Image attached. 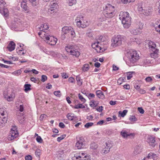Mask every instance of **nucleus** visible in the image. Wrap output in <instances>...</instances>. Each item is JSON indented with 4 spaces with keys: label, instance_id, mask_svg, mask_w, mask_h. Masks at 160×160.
I'll return each mask as SVG.
<instances>
[{
    "label": "nucleus",
    "instance_id": "1",
    "mask_svg": "<svg viewBox=\"0 0 160 160\" xmlns=\"http://www.w3.org/2000/svg\"><path fill=\"white\" fill-rule=\"evenodd\" d=\"M103 14L105 18H112L115 16L117 9L115 7L111 5L108 4L103 7Z\"/></svg>",
    "mask_w": 160,
    "mask_h": 160
},
{
    "label": "nucleus",
    "instance_id": "2",
    "mask_svg": "<svg viewBox=\"0 0 160 160\" xmlns=\"http://www.w3.org/2000/svg\"><path fill=\"white\" fill-rule=\"evenodd\" d=\"M78 47L75 44L68 45L65 48V49L68 52L76 57H78L80 54L78 51Z\"/></svg>",
    "mask_w": 160,
    "mask_h": 160
},
{
    "label": "nucleus",
    "instance_id": "3",
    "mask_svg": "<svg viewBox=\"0 0 160 160\" xmlns=\"http://www.w3.org/2000/svg\"><path fill=\"white\" fill-rule=\"evenodd\" d=\"M75 21L77 26L79 28H84L89 25L88 20L85 19V18L82 15H78L76 18Z\"/></svg>",
    "mask_w": 160,
    "mask_h": 160
},
{
    "label": "nucleus",
    "instance_id": "4",
    "mask_svg": "<svg viewBox=\"0 0 160 160\" xmlns=\"http://www.w3.org/2000/svg\"><path fill=\"white\" fill-rule=\"evenodd\" d=\"M138 11L141 14L148 16L151 14L152 12V9L150 7H146L143 3L138 4L137 8Z\"/></svg>",
    "mask_w": 160,
    "mask_h": 160
},
{
    "label": "nucleus",
    "instance_id": "5",
    "mask_svg": "<svg viewBox=\"0 0 160 160\" xmlns=\"http://www.w3.org/2000/svg\"><path fill=\"white\" fill-rule=\"evenodd\" d=\"M128 57L130 62L132 64L136 62L139 58L138 52L135 50H131L128 53Z\"/></svg>",
    "mask_w": 160,
    "mask_h": 160
},
{
    "label": "nucleus",
    "instance_id": "6",
    "mask_svg": "<svg viewBox=\"0 0 160 160\" xmlns=\"http://www.w3.org/2000/svg\"><path fill=\"white\" fill-rule=\"evenodd\" d=\"M44 38L46 39V42L47 43L51 45H54L56 44L58 40L57 38L50 36L48 33H44Z\"/></svg>",
    "mask_w": 160,
    "mask_h": 160
},
{
    "label": "nucleus",
    "instance_id": "7",
    "mask_svg": "<svg viewBox=\"0 0 160 160\" xmlns=\"http://www.w3.org/2000/svg\"><path fill=\"white\" fill-rule=\"evenodd\" d=\"M123 39V38L120 35L115 36L112 40V46L113 47H116L120 45Z\"/></svg>",
    "mask_w": 160,
    "mask_h": 160
},
{
    "label": "nucleus",
    "instance_id": "8",
    "mask_svg": "<svg viewBox=\"0 0 160 160\" xmlns=\"http://www.w3.org/2000/svg\"><path fill=\"white\" fill-rule=\"evenodd\" d=\"M86 143V142L84 138L82 137H81L77 139L75 146L78 149H81L85 147Z\"/></svg>",
    "mask_w": 160,
    "mask_h": 160
},
{
    "label": "nucleus",
    "instance_id": "9",
    "mask_svg": "<svg viewBox=\"0 0 160 160\" xmlns=\"http://www.w3.org/2000/svg\"><path fill=\"white\" fill-rule=\"evenodd\" d=\"M106 146L103 148L101 152L102 154H105L110 151V149L112 147V145L111 141H108L106 143Z\"/></svg>",
    "mask_w": 160,
    "mask_h": 160
},
{
    "label": "nucleus",
    "instance_id": "10",
    "mask_svg": "<svg viewBox=\"0 0 160 160\" xmlns=\"http://www.w3.org/2000/svg\"><path fill=\"white\" fill-rule=\"evenodd\" d=\"M123 27L126 28H128L131 24V18L130 17H128L126 18L121 20Z\"/></svg>",
    "mask_w": 160,
    "mask_h": 160
},
{
    "label": "nucleus",
    "instance_id": "11",
    "mask_svg": "<svg viewBox=\"0 0 160 160\" xmlns=\"http://www.w3.org/2000/svg\"><path fill=\"white\" fill-rule=\"evenodd\" d=\"M4 97L8 102L12 101L14 98L13 93L11 92V93L7 92H4L3 93Z\"/></svg>",
    "mask_w": 160,
    "mask_h": 160
},
{
    "label": "nucleus",
    "instance_id": "12",
    "mask_svg": "<svg viewBox=\"0 0 160 160\" xmlns=\"http://www.w3.org/2000/svg\"><path fill=\"white\" fill-rule=\"evenodd\" d=\"M18 133L17 131L11 130L10 134L8 136V139L12 140L18 137Z\"/></svg>",
    "mask_w": 160,
    "mask_h": 160
},
{
    "label": "nucleus",
    "instance_id": "13",
    "mask_svg": "<svg viewBox=\"0 0 160 160\" xmlns=\"http://www.w3.org/2000/svg\"><path fill=\"white\" fill-rule=\"evenodd\" d=\"M147 141L149 144L150 146L152 148L155 147L156 143L155 138L152 136L148 137L147 139Z\"/></svg>",
    "mask_w": 160,
    "mask_h": 160
},
{
    "label": "nucleus",
    "instance_id": "14",
    "mask_svg": "<svg viewBox=\"0 0 160 160\" xmlns=\"http://www.w3.org/2000/svg\"><path fill=\"white\" fill-rule=\"evenodd\" d=\"M67 118L70 121H73V122H76V119L77 118L76 116H75L72 113H68L67 115Z\"/></svg>",
    "mask_w": 160,
    "mask_h": 160
},
{
    "label": "nucleus",
    "instance_id": "15",
    "mask_svg": "<svg viewBox=\"0 0 160 160\" xmlns=\"http://www.w3.org/2000/svg\"><path fill=\"white\" fill-rule=\"evenodd\" d=\"M129 13L127 12H121L119 15V18L121 20L125 18H126L128 17H129Z\"/></svg>",
    "mask_w": 160,
    "mask_h": 160
},
{
    "label": "nucleus",
    "instance_id": "16",
    "mask_svg": "<svg viewBox=\"0 0 160 160\" xmlns=\"http://www.w3.org/2000/svg\"><path fill=\"white\" fill-rule=\"evenodd\" d=\"M8 117H0V128H2L5 125L7 122Z\"/></svg>",
    "mask_w": 160,
    "mask_h": 160
},
{
    "label": "nucleus",
    "instance_id": "17",
    "mask_svg": "<svg viewBox=\"0 0 160 160\" xmlns=\"http://www.w3.org/2000/svg\"><path fill=\"white\" fill-rule=\"evenodd\" d=\"M148 45L149 48L152 51L158 50V49L156 48V44L154 42L152 41H150L148 42Z\"/></svg>",
    "mask_w": 160,
    "mask_h": 160
},
{
    "label": "nucleus",
    "instance_id": "18",
    "mask_svg": "<svg viewBox=\"0 0 160 160\" xmlns=\"http://www.w3.org/2000/svg\"><path fill=\"white\" fill-rule=\"evenodd\" d=\"M71 29H72V28L71 27H64L62 28V29L63 34H68V35Z\"/></svg>",
    "mask_w": 160,
    "mask_h": 160
},
{
    "label": "nucleus",
    "instance_id": "19",
    "mask_svg": "<svg viewBox=\"0 0 160 160\" xmlns=\"http://www.w3.org/2000/svg\"><path fill=\"white\" fill-rule=\"evenodd\" d=\"M8 114L4 108H0V117H8Z\"/></svg>",
    "mask_w": 160,
    "mask_h": 160
},
{
    "label": "nucleus",
    "instance_id": "20",
    "mask_svg": "<svg viewBox=\"0 0 160 160\" xmlns=\"http://www.w3.org/2000/svg\"><path fill=\"white\" fill-rule=\"evenodd\" d=\"M78 154V156H80L81 157H80V160H89V156H88L85 153L80 152Z\"/></svg>",
    "mask_w": 160,
    "mask_h": 160
},
{
    "label": "nucleus",
    "instance_id": "21",
    "mask_svg": "<svg viewBox=\"0 0 160 160\" xmlns=\"http://www.w3.org/2000/svg\"><path fill=\"white\" fill-rule=\"evenodd\" d=\"M17 118L20 123H23L24 120V117L22 113L20 112L18 113Z\"/></svg>",
    "mask_w": 160,
    "mask_h": 160
},
{
    "label": "nucleus",
    "instance_id": "22",
    "mask_svg": "<svg viewBox=\"0 0 160 160\" xmlns=\"http://www.w3.org/2000/svg\"><path fill=\"white\" fill-rule=\"evenodd\" d=\"M142 148L141 146L138 145L136 146L134 148V150L133 151L134 155H136L140 153L142 151Z\"/></svg>",
    "mask_w": 160,
    "mask_h": 160
},
{
    "label": "nucleus",
    "instance_id": "23",
    "mask_svg": "<svg viewBox=\"0 0 160 160\" xmlns=\"http://www.w3.org/2000/svg\"><path fill=\"white\" fill-rule=\"evenodd\" d=\"M15 43L13 41H11L9 44L8 46V48L9 51L11 52L15 49Z\"/></svg>",
    "mask_w": 160,
    "mask_h": 160
},
{
    "label": "nucleus",
    "instance_id": "24",
    "mask_svg": "<svg viewBox=\"0 0 160 160\" xmlns=\"http://www.w3.org/2000/svg\"><path fill=\"white\" fill-rule=\"evenodd\" d=\"M21 7L23 8V10L26 12H29L28 8L27 6V4L24 1L21 2Z\"/></svg>",
    "mask_w": 160,
    "mask_h": 160
},
{
    "label": "nucleus",
    "instance_id": "25",
    "mask_svg": "<svg viewBox=\"0 0 160 160\" xmlns=\"http://www.w3.org/2000/svg\"><path fill=\"white\" fill-rule=\"evenodd\" d=\"M121 134L122 136L124 138H126L128 136H133V134L132 133L128 134L127 132H126L125 131L122 130L121 132Z\"/></svg>",
    "mask_w": 160,
    "mask_h": 160
},
{
    "label": "nucleus",
    "instance_id": "26",
    "mask_svg": "<svg viewBox=\"0 0 160 160\" xmlns=\"http://www.w3.org/2000/svg\"><path fill=\"white\" fill-rule=\"evenodd\" d=\"M49 28V26L48 24L44 23L41 25L39 28L40 31H43V32H45V30L48 29Z\"/></svg>",
    "mask_w": 160,
    "mask_h": 160
},
{
    "label": "nucleus",
    "instance_id": "27",
    "mask_svg": "<svg viewBox=\"0 0 160 160\" xmlns=\"http://www.w3.org/2000/svg\"><path fill=\"white\" fill-rule=\"evenodd\" d=\"M152 52L150 54L151 57L152 58H157L158 55V50L152 51Z\"/></svg>",
    "mask_w": 160,
    "mask_h": 160
},
{
    "label": "nucleus",
    "instance_id": "28",
    "mask_svg": "<svg viewBox=\"0 0 160 160\" xmlns=\"http://www.w3.org/2000/svg\"><path fill=\"white\" fill-rule=\"evenodd\" d=\"M128 111V110L126 109L124 110L122 112L119 111L118 112L119 116L120 115V116L122 117H124L126 115Z\"/></svg>",
    "mask_w": 160,
    "mask_h": 160
},
{
    "label": "nucleus",
    "instance_id": "29",
    "mask_svg": "<svg viewBox=\"0 0 160 160\" xmlns=\"http://www.w3.org/2000/svg\"><path fill=\"white\" fill-rule=\"evenodd\" d=\"M96 93L97 95L99 98H102L104 97V95L103 93L100 90H98L96 91Z\"/></svg>",
    "mask_w": 160,
    "mask_h": 160
},
{
    "label": "nucleus",
    "instance_id": "30",
    "mask_svg": "<svg viewBox=\"0 0 160 160\" xmlns=\"http://www.w3.org/2000/svg\"><path fill=\"white\" fill-rule=\"evenodd\" d=\"M130 41L132 42H136L138 44H140L141 42L139 39L135 38H131Z\"/></svg>",
    "mask_w": 160,
    "mask_h": 160
},
{
    "label": "nucleus",
    "instance_id": "31",
    "mask_svg": "<svg viewBox=\"0 0 160 160\" xmlns=\"http://www.w3.org/2000/svg\"><path fill=\"white\" fill-rule=\"evenodd\" d=\"M58 6V5L56 2H54V1H51V2L50 7L56 9Z\"/></svg>",
    "mask_w": 160,
    "mask_h": 160
},
{
    "label": "nucleus",
    "instance_id": "32",
    "mask_svg": "<svg viewBox=\"0 0 160 160\" xmlns=\"http://www.w3.org/2000/svg\"><path fill=\"white\" fill-rule=\"evenodd\" d=\"M31 86L29 84H26L24 86V91L25 92H27L28 91L31 90Z\"/></svg>",
    "mask_w": 160,
    "mask_h": 160
},
{
    "label": "nucleus",
    "instance_id": "33",
    "mask_svg": "<svg viewBox=\"0 0 160 160\" xmlns=\"http://www.w3.org/2000/svg\"><path fill=\"white\" fill-rule=\"evenodd\" d=\"M33 6H36L38 4V0H29Z\"/></svg>",
    "mask_w": 160,
    "mask_h": 160
},
{
    "label": "nucleus",
    "instance_id": "34",
    "mask_svg": "<svg viewBox=\"0 0 160 160\" xmlns=\"http://www.w3.org/2000/svg\"><path fill=\"white\" fill-rule=\"evenodd\" d=\"M98 147V145L95 142L92 143L90 145V148L92 149H96Z\"/></svg>",
    "mask_w": 160,
    "mask_h": 160
},
{
    "label": "nucleus",
    "instance_id": "35",
    "mask_svg": "<svg viewBox=\"0 0 160 160\" xmlns=\"http://www.w3.org/2000/svg\"><path fill=\"white\" fill-rule=\"evenodd\" d=\"M89 68V66L88 64H84L82 67V70L84 71H87Z\"/></svg>",
    "mask_w": 160,
    "mask_h": 160
},
{
    "label": "nucleus",
    "instance_id": "36",
    "mask_svg": "<svg viewBox=\"0 0 160 160\" xmlns=\"http://www.w3.org/2000/svg\"><path fill=\"white\" fill-rule=\"evenodd\" d=\"M76 3V0H68V3L69 5L72 6L73 4Z\"/></svg>",
    "mask_w": 160,
    "mask_h": 160
},
{
    "label": "nucleus",
    "instance_id": "37",
    "mask_svg": "<svg viewBox=\"0 0 160 160\" xmlns=\"http://www.w3.org/2000/svg\"><path fill=\"white\" fill-rule=\"evenodd\" d=\"M133 72H128L127 73V78L128 80L130 79L132 77V74Z\"/></svg>",
    "mask_w": 160,
    "mask_h": 160
},
{
    "label": "nucleus",
    "instance_id": "38",
    "mask_svg": "<svg viewBox=\"0 0 160 160\" xmlns=\"http://www.w3.org/2000/svg\"><path fill=\"white\" fill-rule=\"evenodd\" d=\"M68 35L71 36L72 37H75V33L73 28L72 29H71V30H70V32Z\"/></svg>",
    "mask_w": 160,
    "mask_h": 160
},
{
    "label": "nucleus",
    "instance_id": "39",
    "mask_svg": "<svg viewBox=\"0 0 160 160\" xmlns=\"http://www.w3.org/2000/svg\"><path fill=\"white\" fill-rule=\"evenodd\" d=\"M85 108V106L81 104L75 105L74 107V108L75 109L83 108Z\"/></svg>",
    "mask_w": 160,
    "mask_h": 160
},
{
    "label": "nucleus",
    "instance_id": "40",
    "mask_svg": "<svg viewBox=\"0 0 160 160\" xmlns=\"http://www.w3.org/2000/svg\"><path fill=\"white\" fill-rule=\"evenodd\" d=\"M64 153L63 150L60 151L58 152L57 154V155L58 158L62 157V155Z\"/></svg>",
    "mask_w": 160,
    "mask_h": 160
},
{
    "label": "nucleus",
    "instance_id": "41",
    "mask_svg": "<svg viewBox=\"0 0 160 160\" xmlns=\"http://www.w3.org/2000/svg\"><path fill=\"white\" fill-rule=\"evenodd\" d=\"M129 120L132 122H134L137 121V119L134 116H131L129 118Z\"/></svg>",
    "mask_w": 160,
    "mask_h": 160
},
{
    "label": "nucleus",
    "instance_id": "42",
    "mask_svg": "<svg viewBox=\"0 0 160 160\" xmlns=\"http://www.w3.org/2000/svg\"><path fill=\"white\" fill-rule=\"evenodd\" d=\"M122 2L124 4H127L128 3L133 2L135 0H121Z\"/></svg>",
    "mask_w": 160,
    "mask_h": 160
},
{
    "label": "nucleus",
    "instance_id": "43",
    "mask_svg": "<svg viewBox=\"0 0 160 160\" xmlns=\"http://www.w3.org/2000/svg\"><path fill=\"white\" fill-rule=\"evenodd\" d=\"M8 11L7 8H4L3 11V14L6 17H7L8 15Z\"/></svg>",
    "mask_w": 160,
    "mask_h": 160
},
{
    "label": "nucleus",
    "instance_id": "44",
    "mask_svg": "<svg viewBox=\"0 0 160 160\" xmlns=\"http://www.w3.org/2000/svg\"><path fill=\"white\" fill-rule=\"evenodd\" d=\"M76 80L77 81V84L79 86H81L82 84V83L80 80V78L79 76L77 77Z\"/></svg>",
    "mask_w": 160,
    "mask_h": 160
},
{
    "label": "nucleus",
    "instance_id": "45",
    "mask_svg": "<svg viewBox=\"0 0 160 160\" xmlns=\"http://www.w3.org/2000/svg\"><path fill=\"white\" fill-rule=\"evenodd\" d=\"M56 9L55 8L50 7V8L48 9V11L51 14H52L55 11Z\"/></svg>",
    "mask_w": 160,
    "mask_h": 160
},
{
    "label": "nucleus",
    "instance_id": "46",
    "mask_svg": "<svg viewBox=\"0 0 160 160\" xmlns=\"http://www.w3.org/2000/svg\"><path fill=\"white\" fill-rule=\"evenodd\" d=\"M130 32L132 34L136 35L138 34L139 32H138V30L137 29H133L131 30Z\"/></svg>",
    "mask_w": 160,
    "mask_h": 160
},
{
    "label": "nucleus",
    "instance_id": "47",
    "mask_svg": "<svg viewBox=\"0 0 160 160\" xmlns=\"http://www.w3.org/2000/svg\"><path fill=\"white\" fill-rule=\"evenodd\" d=\"M80 157H81L80 156H78V154H76L74 155V156L72 158V160H80Z\"/></svg>",
    "mask_w": 160,
    "mask_h": 160
},
{
    "label": "nucleus",
    "instance_id": "48",
    "mask_svg": "<svg viewBox=\"0 0 160 160\" xmlns=\"http://www.w3.org/2000/svg\"><path fill=\"white\" fill-rule=\"evenodd\" d=\"M93 124V122H88L84 125V127L88 128L92 126Z\"/></svg>",
    "mask_w": 160,
    "mask_h": 160
},
{
    "label": "nucleus",
    "instance_id": "49",
    "mask_svg": "<svg viewBox=\"0 0 160 160\" xmlns=\"http://www.w3.org/2000/svg\"><path fill=\"white\" fill-rule=\"evenodd\" d=\"M54 94L56 96L58 97H60L61 95V93L60 91H54Z\"/></svg>",
    "mask_w": 160,
    "mask_h": 160
},
{
    "label": "nucleus",
    "instance_id": "50",
    "mask_svg": "<svg viewBox=\"0 0 160 160\" xmlns=\"http://www.w3.org/2000/svg\"><path fill=\"white\" fill-rule=\"evenodd\" d=\"M99 42H94L92 45V47L93 48L95 49L98 45Z\"/></svg>",
    "mask_w": 160,
    "mask_h": 160
},
{
    "label": "nucleus",
    "instance_id": "51",
    "mask_svg": "<svg viewBox=\"0 0 160 160\" xmlns=\"http://www.w3.org/2000/svg\"><path fill=\"white\" fill-rule=\"evenodd\" d=\"M66 137L65 135H63L60 136V137L58 138L57 140L58 141L60 142L62 140L64 139Z\"/></svg>",
    "mask_w": 160,
    "mask_h": 160
},
{
    "label": "nucleus",
    "instance_id": "52",
    "mask_svg": "<svg viewBox=\"0 0 160 160\" xmlns=\"http://www.w3.org/2000/svg\"><path fill=\"white\" fill-rule=\"evenodd\" d=\"M36 140L38 142L41 143L43 141V140L40 136H38L36 138Z\"/></svg>",
    "mask_w": 160,
    "mask_h": 160
},
{
    "label": "nucleus",
    "instance_id": "53",
    "mask_svg": "<svg viewBox=\"0 0 160 160\" xmlns=\"http://www.w3.org/2000/svg\"><path fill=\"white\" fill-rule=\"evenodd\" d=\"M78 97L83 102H86V100L83 98L82 96L80 94H78Z\"/></svg>",
    "mask_w": 160,
    "mask_h": 160
},
{
    "label": "nucleus",
    "instance_id": "54",
    "mask_svg": "<svg viewBox=\"0 0 160 160\" xmlns=\"http://www.w3.org/2000/svg\"><path fill=\"white\" fill-rule=\"evenodd\" d=\"M47 79V77L45 75H42V76L41 81L42 82H44Z\"/></svg>",
    "mask_w": 160,
    "mask_h": 160
},
{
    "label": "nucleus",
    "instance_id": "55",
    "mask_svg": "<svg viewBox=\"0 0 160 160\" xmlns=\"http://www.w3.org/2000/svg\"><path fill=\"white\" fill-rule=\"evenodd\" d=\"M153 155V153L152 152H150L148 154V156L146 157V158H147L148 160L149 159L152 158Z\"/></svg>",
    "mask_w": 160,
    "mask_h": 160
},
{
    "label": "nucleus",
    "instance_id": "56",
    "mask_svg": "<svg viewBox=\"0 0 160 160\" xmlns=\"http://www.w3.org/2000/svg\"><path fill=\"white\" fill-rule=\"evenodd\" d=\"M68 81L70 82L73 83L75 82V80L73 77H71L69 78Z\"/></svg>",
    "mask_w": 160,
    "mask_h": 160
},
{
    "label": "nucleus",
    "instance_id": "57",
    "mask_svg": "<svg viewBox=\"0 0 160 160\" xmlns=\"http://www.w3.org/2000/svg\"><path fill=\"white\" fill-rule=\"evenodd\" d=\"M25 159L26 160H32V158L30 155H28L25 157Z\"/></svg>",
    "mask_w": 160,
    "mask_h": 160
},
{
    "label": "nucleus",
    "instance_id": "58",
    "mask_svg": "<svg viewBox=\"0 0 160 160\" xmlns=\"http://www.w3.org/2000/svg\"><path fill=\"white\" fill-rule=\"evenodd\" d=\"M17 53L19 55H23L24 52H22V50H17Z\"/></svg>",
    "mask_w": 160,
    "mask_h": 160
},
{
    "label": "nucleus",
    "instance_id": "59",
    "mask_svg": "<svg viewBox=\"0 0 160 160\" xmlns=\"http://www.w3.org/2000/svg\"><path fill=\"white\" fill-rule=\"evenodd\" d=\"M145 80L147 82H150L152 80V79L151 77H148L145 79Z\"/></svg>",
    "mask_w": 160,
    "mask_h": 160
},
{
    "label": "nucleus",
    "instance_id": "60",
    "mask_svg": "<svg viewBox=\"0 0 160 160\" xmlns=\"http://www.w3.org/2000/svg\"><path fill=\"white\" fill-rule=\"evenodd\" d=\"M138 111L141 114H143L144 112V111L142 108H138Z\"/></svg>",
    "mask_w": 160,
    "mask_h": 160
},
{
    "label": "nucleus",
    "instance_id": "61",
    "mask_svg": "<svg viewBox=\"0 0 160 160\" xmlns=\"http://www.w3.org/2000/svg\"><path fill=\"white\" fill-rule=\"evenodd\" d=\"M6 4V3L2 0H0V6L3 7Z\"/></svg>",
    "mask_w": 160,
    "mask_h": 160
},
{
    "label": "nucleus",
    "instance_id": "62",
    "mask_svg": "<svg viewBox=\"0 0 160 160\" xmlns=\"http://www.w3.org/2000/svg\"><path fill=\"white\" fill-rule=\"evenodd\" d=\"M143 24L140 22H139L138 24L139 28L142 29L143 28Z\"/></svg>",
    "mask_w": 160,
    "mask_h": 160
},
{
    "label": "nucleus",
    "instance_id": "63",
    "mask_svg": "<svg viewBox=\"0 0 160 160\" xmlns=\"http://www.w3.org/2000/svg\"><path fill=\"white\" fill-rule=\"evenodd\" d=\"M102 108V106H101L99 107L98 108H97V110L99 112H101L103 110Z\"/></svg>",
    "mask_w": 160,
    "mask_h": 160
},
{
    "label": "nucleus",
    "instance_id": "64",
    "mask_svg": "<svg viewBox=\"0 0 160 160\" xmlns=\"http://www.w3.org/2000/svg\"><path fill=\"white\" fill-rule=\"evenodd\" d=\"M123 87L126 89H129L130 88V86L129 84L124 85Z\"/></svg>",
    "mask_w": 160,
    "mask_h": 160
}]
</instances>
